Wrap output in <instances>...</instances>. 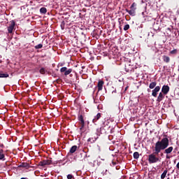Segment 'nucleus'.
Masks as SVG:
<instances>
[{"mask_svg": "<svg viewBox=\"0 0 179 179\" xmlns=\"http://www.w3.org/2000/svg\"><path fill=\"white\" fill-rule=\"evenodd\" d=\"M169 145H170V141H169V138L164 137L161 141H158L155 143V154L159 155V153H160L162 150H164V149H167Z\"/></svg>", "mask_w": 179, "mask_h": 179, "instance_id": "nucleus-1", "label": "nucleus"}, {"mask_svg": "<svg viewBox=\"0 0 179 179\" xmlns=\"http://www.w3.org/2000/svg\"><path fill=\"white\" fill-rule=\"evenodd\" d=\"M156 155L155 152L152 154H150L148 155V162L150 164H152L153 163H157V162H160V159L159 157H156Z\"/></svg>", "mask_w": 179, "mask_h": 179, "instance_id": "nucleus-2", "label": "nucleus"}, {"mask_svg": "<svg viewBox=\"0 0 179 179\" xmlns=\"http://www.w3.org/2000/svg\"><path fill=\"white\" fill-rule=\"evenodd\" d=\"M100 131L102 134H111V127L104 123L103 126L100 128Z\"/></svg>", "mask_w": 179, "mask_h": 179, "instance_id": "nucleus-3", "label": "nucleus"}, {"mask_svg": "<svg viewBox=\"0 0 179 179\" xmlns=\"http://www.w3.org/2000/svg\"><path fill=\"white\" fill-rule=\"evenodd\" d=\"M78 120L80 122V129L82 130L83 128H85V119L83 117V115L79 113L78 115Z\"/></svg>", "mask_w": 179, "mask_h": 179, "instance_id": "nucleus-4", "label": "nucleus"}, {"mask_svg": "<svg viewBox=\"0 0 179 179\" xmlns=\"http://www.w3.org/2000/svg\"><path fill=\"white\" fill-rule=\"evenodd\" d=\"M61 73H64L65 76H68L70 73H72V69H69L66 67H62L60 69Z\"/></svg>", "mask_w": 179, "mask_h": 179, "instance_id": "nucleus-5", "label": "nucleus"}, {"mask_svg": "<svg viewBox=\"0 0 179 179\" xmlns=\"http://www.w3.org/2000/svg\"><path fill=\"white\" fill-rule=\"evenodd\" d=\"M52 163V161L51 159H44L39 162V166L44 167V166H50V164H51Z\"/></svg>", "mask_w": 179, "mask_h": 179, "instance_id": "nucleus-6", "label": "nucleus"}, {"mask_svg": "<svg viewBox=\"0 0 179 179\" xmlns=\"http://www.w3.org/2000/svg\"><path fill=\"white\" fill-rule=\"evenodd\" d=\"M16 24V22H15L14 20H12L10 22V24L9 27H8V31L10 33V34H12L13 33V30L15 29V25Z\"/></svg>", "mask_w": 179, "mask_h": 179, "instance_id": "nucleus-7", "label": "nucleus"}, {"mask_svg": "<svg viewBox=\"0 0 179 179\" xmlns=\"http://www.w3.org/2000/svg\"><path fill=\"white\" fill-rule=\"evenodd\" d=\"M18 167L22 168V169H27V170H29L31 166L27 162H22L20 165H18Z\"/></svg>", "mask_w": 179, "mask_h": 179, "instance_id": "nucleus-8", "label": "nucleus"}, {"mask_svg": "<svg viewBox=\"0 0 179 179\" xmlns=\"http://www.w3.org/2000/svg\"><path fill=\"white\" fill-rule=\"evenodd\" d=\"M169 92H170V87H169V85H163L162 88V92L163 94L166 95L169 93Z\"/></svg>", "mask_w": 179, "mask_h": 179, "instance_id": "nucleus-9", "label": "nucleus"}, {"mask_svg": "<svg viewBox=\"0 0 179 179\" xmlns=\"http://www.w3.org/2000/svg\"><path fill=\"white\" fill-rule=\"evenodd\" d=\"M159 92H160V86L155 87L152 90V96H153V97H157V93H159Z\"/></svg>", "mask_w": 179, "mask_h": 179, "instance_id": "nucleus-10", "label": "nucleus"}, {"mask_svg": "<svg viewBox=\"0 0 179 179\" xmlns=\"http://www.w3.org/2000/svg\"><path fill=\"white\" fill-rule=\"evenodd\" d=\"M104 85V81L99 80L97 84L98 87V93L99 92H101L103 90V86Z\"/></svg>", "mask_w": 179, "mask_h": 179, "instance_id": "nucleus-11", "label": "nucleus"}, {"mask_svg": "<svg viewBox=\"0 0 179 179\" xmlns=\"http://www.w3.org/2000/svg\"><path fill=\"white\" fill-rule=\"evenodd\" d=\"M99 136L97 134H95V136H92V137H90L87 139V142H91V143H94L98 139Z\"/></svg>", "mask_w": 179, "mask_h": 179, "instance_id": "nucleus-12", "label": "nucleus"}, {"mask_svg": "<svg viewBox=\"0 0 179 179\" xmlns=\"http://www.w3.org/2000/svg\"><path fill=\"white\" fill-rule=\"evenodd\" d=\"M173 150H174V148L171 146L168 148H165L164 151V153H165V155H170V153H171V152H173Z\"/></svg>", "mask_w": 179, "mask_h": 179, "instance_id": "nucleus-13", "label": "nucleus"}, {"mask_svg": "<svg viewBox=\"0 0 179 179\" xmlns=\"http://www.w3.org/2000/svg\"><path fill=\"white\" fill-rule=\"evenodd\" d=\"M164 94H163L162 92H160L159 94V96H157V101L158 103H160V101H162L163 100V99H164Z\"/></svg>", "mask_w": 179, "mask_h": 179, "instance_id": "nucleus-14", "label": "nucleus"}, {"mask_svg": "<svg viewBox=\"0 0 179 179\" xmlns=\"http://www.w3.org/2000/svg\"><path fill=\"white\" fill-rule=\"evenodd\" d=\"M101 118V113H99L97 115L94 117V118L92 120V122H96L98 120H100Z\"/></svg>", "mask_w": 179, "mask_h": 179, "instance_id": "nucleus-15", "label": "nucleus"}, {"mask_svg": "<svg viewBox=\"0 0 179 179\" xmlns=\"http://www.w3.org/2000/svg\"><path fill=\"white\" fill-rule=\"evenodd\" d=\"M45 72H47V69L44 67H41V66H39V73L41 75H45Z\"/></svg>", "mask_w": 179, "mask_h": 179, "instance_id": "nucleus-16", "label": "nucleus"}, {"mask_svg": "<svg viewBox=\"0 0 179 179\" xmlns=\"http://www.w3.org/2000/svg\"><path fill=\"white\" fill-rule=\"evenodd\" d=\"M125 10L130 15V16H135L136 15V11L134 10H128V8H126Z\"/></svg>", "mask_w": 179, "mask_h": 179, "instance_id": "nucleus-17", "label": "nucleus"}, {"mask_svg": "<svg viewBox=\"0 0 179 179\" xmlns=\"http://www.w3.org/2000/svg\"><path fill=\"white\" fill-rule=\"evenodd\" d=\"M0 160L5 162V154L3 153V150L0 149Z\"/></svg>", "mask_w": 179, "mask_h": 179, "instance_id": "nucleus-18", "label": "nucleus"}, {"mask_svg": "<svg viewBox=\"0 0 179 179\" xmlns=\"http://www.w3.org/2000/svg\"><path fill=\"white\" fill-rule=\"evenodd\" d=\"M78 149V146L77 145H73L71 148L70 150H69V153H75L76 152Z\"/></svg>", "mask_w": 179, "mask_h": 179, "instance_id": "nucleus-19", "label": "nucleus"}, {"mask_svg": "<svg viewBox=\"0 0 179 179\" xmlns=\"http://www.w3.org/2000/svg\"><path fill=\"white\" fill-rule=\"evenodd\" d=\"M162 59L164 62H166V64H169V62H170V57L169 56L164 55L162 57Z\"/></svg>", "mask_w": 179, "mask_h": 179, "instance_id": "nucleus-20", "label": "nucleus"}, {"mask_svg": "<svg viewBox=\"0 0 179 179\" xmlns=\"http://www.w3.org/2000/svg\"><path fill=\"white\" fill-rule=\"evenodd\" d=\"M0 78H9V74L8 73H3V71H0Z\"/></svg>", "mask_w": 179, "mask_h": 179, "instance_id": "nucleus-21", "label": "nucleus"}, {"mask_svg": "<svg viewBox=\"0 0 179 179\" xmlns=\"http://www.w3.org/2000/svg\"><path fill=\"white\" fill-rule=\"evenodd\" d=\"M167 173H168V171H167V169H165L164 171V172L162 173V175H161V179H164V178H166V176H167Z\"/></svg>", "mask_w": 179, "mask_h": 179, "instance_id": "nucleus-22", "label": "nucleus"}, {"mask_svg": "<svg viewBox=\"0 0 179 179\" xmlns=\"http://www.w3.org/2000/svg\"><path fill=\"white\" fill-rule=\"evenodd\" d=\"M40 13L43 15H45L47 13V8L45 7H42L40 8Z\"/></svg>", "mask_w": 179, "mask_h": 179, "instance_id": "nucleus-23", "label": "nucleus"}, {"mask_svg": "<svg viewBox=\"0 0 179 179\" xmlns=\"http://www.w3.org/2000/svg\"><path fill=\"white\" fill-rule=\"evenodd\" d=\"M156 85H157V83L152 82V83H150L149 87L150 89H155V87H156Z\"/></svg>", "mask_w": 179, "mask_h": 179, "instance_id": "nucleus-24", "label": "nucleus"}, {"mask_svg": "<svg viewBox=\"0 0 179 179\" xmlns=\"http://www.w3.org/2000/svg\"><path fill=\"white\" fill-rule=\"evenodd\" d=\"M130 9L131 10H136V3L134 2L131 6H130Z\"/></svg>", "mask_w": 179, "mask_h": 179, "instance_id": "nucleus-25", "label": "nucleus"}, {"mask_svg": "<svg viewBox=\"0 0 179 179\" xmlns=\"http://www.w3.org/2000/svg\"><path fill=\"white\" fill-rule=\"evenodd\" d=\"M133 156H134V159H136V160H138V159H139V152H135Z\"/></svg>", "mask_w": 179, "mask_h": 179, "instance_id": "nucleus-26", "label": "nucleus"}, {"mask_svg": "<svg viewBox=\"0 0 179 179\" xmlns=\"http://www.w3.org/2000/svg\"><path fill=\"white\" fill-rule=\"evenodd\" d=\"M36 50H40V48H43V44L40 43L34 47Z\"/></svg>", "mask_w": 179, "mask_h": 179, "instance_id": "nucleus-27", "label": "nucleus"}, {"mask_svg": "<svg viewBox=\"0 0 179 179\" xmlns=\"http://www.w3.org/2000/svg\"><path fill=\"white\" fill-rule=\"evenodd\" d=\"M124 31H127V30H129V24H127L124 25Z\"/></svg>", "mask_w": 179, "mask_h": 179, "instance_id": "nucleus-28", "label": "nucleus"}, {"mask_svg": "<svg viewBox=\"0 0 179 179\" xmlns=\"http://www.w3.org/2000/svg\"><path fill=\"white\" fill-rule=\"evenodd\" d=\"M67 178L68 179H75V177H73V176L72 174H69L67 176Z\"/></svg>", "mask_w": 179, "mask_h": 179, "instance_id": "nucleus-29", "label": "nucleus"}, {"mask_svg": "<svg viewBox=\"0 0 179 179\" xmlns=\"http://www.w3.org/2000/svg\"><path fill=\"white\" fill-rule=\"evenodd\" d=\"M61 27H62V30H64V29H65V21H63L62 22Z\"/></svg>", "mask_w": 179, "mask_h": 179, "instance_id": "nucleus-30", "label": "nucleus"}, {"mask_svg": "<svg viewBox=\"0 0 179 179\" xmlns=\"http://www.w3.org/2000/svg\"><path fill=\"white\" fill-rule=\"evenodd\" d=\"M177 52V49L173 50L170 52V54H176Z\"/></svg>", "mask_w": 179, "mask_h": 179, "instance_id": "nucleus-31", "label": "nucleus"}, {"mask_svg": "<svg viewBox=\"0 0 179 179\" xmlns=\"http://www.w3.org/2000/svg\"><path fill=\"white\" fill-rule=\"evenodd\" d=\"M38 71H40V66L39 67H36L34 69V72H38Z\"/></svg>", "mask_w": 179, "mask_h": 179, "instance_id": "nucleus-32", "label": "nucleus"}, {"mask_svg": "<svg viewBox=\"0 0 179 179\" xmlns=\"http://www.w3.org/2000/svg\"><path fill=\"white\" fill-rule=\"evenodd\" d=\"M166 159H171V156L169 155V154H166Z\"/></svg>", "mask_w": 179, "mask_h": 179, "instance_id": "nucleus-33", "label": "nucleus"}, {"mask_svg": "<svg viewBox=\"0 0 179 179\" xmlns=\"http://www.w3.org/2000/svg\"><path fill=\"white\" fill-rule=\"evenodd\" d=\"M125 71H126V72H132V69L129 70V69H128L127 68H125Z\"/></svg>", "mask_w": 179, "mask_h": 179, "instance_id": "nucleus-34", "label": "nucleus"}, {"mask_svg": "<svg viewBox=\"0 0 179 179\" xmlns=\"http://www.w3.org/2000/svg\"><path fill=\"white\" fill-rule=\"evenodd\" d=\"M0 148H3V144H1V143H0Z\"/></svg>", "mask_w": 179, "mask_h": 179, "instance_id": "nucleus-35", "label": "nucleus"}, {"mask_svg": "<svg viewBox=\"0 0 179 179\" xmlns=\"http://www.w3.org/2000/svg\"><path fill=\"white\" fill-rule=\"evenodd\" d=\"M160 156H161L162 157H163V156H164L163 152H161Z\"/></svg>", "mask_w": 179, "mask_h": 179, "instance_id": "nucleus-36", "label": "nucleus"}, {"mask_svg": "<svg viewBox=\"0 0 179 179\" xmlns=\"http://www.w3.org/2000/svg\"><path fill=\"white\" fill-rule=\"evenodd\" d=\"M167 30H169V31H171V28H167Z\"/></svg>", "mask_w": 179, "mask_h": 179, "instance_id": "nucleus-37", "label": "nucleus"}, {"mask_svg": "<svg viewBox=\"0 0 179 179\" xmlns=\"http://www.w3.org/2000/svg\"><path fill=\"white\" fill-rule=\"evenodd\" d=\"M127 89H128V87H126L124 89L125 92H126V90H127Z\"/></svg>", "mask_w": 179, "mask_h": 179, "instance_id": "nucleus-38", "label": "nucleus"}, {"mask_svg": "<svg viewBox=\"0 0 179 179\" xmlns=\"http://www.w3.org/2000/svg\"><path fill=\"white\" fill-rule=\"evenodd\" d=\"M20 179H28L27 178H21Z\"/></svg>", "mask_w": 179, "mask_h": 179, "instance_id": "nucleus-39", "label": "nucleus"}, {"mask_svg": "<svg viewBox=\"0 0 179 179\" xmlns=\"http://www.w3.org/2000/svg\"><path fill=\"white\" fill-rule=\"evenodd\" d=\"M82 69H85V66H82Z\"/></svg>", "mask_w": 179, "mask_h": 179, "instance_id": "nucleus-40", "label": "nucleus"}, {"mask_svg": "<svg viewBox=\"0 0 179 179\" xmlns=\"http://www.w3.org/2000/svg\"><path fill=\"white\" fill-rule=\"evenodd\" d=\"M168 176H170V173H168Z\"/></svg>", "mask_w": 179, "mask_h": 179, "instance_id": "nucleus-41", "label": "nucleus"}, {"mask_svg": "<svg viewBox=\"0 0 179 179\" xmlns=\"http://www.w3.org/2000/svg\"><path fill=\"white\" fill-rule=\"evenodd\" d=\"M120 30H121V27H120Z\"/></svg>", "mask_w": 179, "mask_h": 179, "instance_id": "nucleus-42", "label": "nucleus"}]
</instances>
